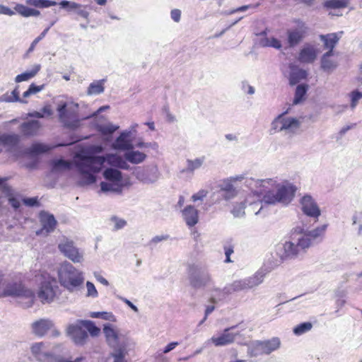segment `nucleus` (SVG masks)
<instances>
[{
    "label": "nucleus",
    "mask_w": 362,
    "mask_h": 362,
    "mask_svg": "<svg viewBox=\"0 0 362 362\" xmlns=\"http://www.w3.org/2000/svg\"><path fill=\"white\" fill-rule=\"evenodd\" d=\"M327 227V226L325 224L309 231H304L303 228H295L291 235H293L297 233L300 234V236L297 238L296 243L293 241H286L284 243L283 245L284 252L281 255V259H293L300 254L305 253L307 249L322 238Z\"/></svg>",
    "instance_id": "obj_1"
},
{
    "label": "nucleus",
    "mask_w": 362,
    "mask_h": 362,
    "mask_svg": "<svg viewBox=\"0 0 362 362\" xmlns=\"http://www.w3.org/2000/svg\"><path fill=\"white\" fill-rule=\"evenodd\" d=\"M79 161L76 162V166L86 184H93L96 181L94 173H99L105 159L102 156H83L78 155Z\"/></svg>",
    "instance_id": "obj_2"
},
{
    "label": "nucleus",
    "mask_w": 362,
    "mask_h": 362,
    "mask_svg": "<svg viewBox=\"0 0 362 362\" xmlns=\"http://www.w3.org/2000/svg\"><path fill=\"white\" fill-rule=\"evenodd\" d=\"M57 275L60 285L69 292L80 288L84 281L83 273L69 262L61 265Z\"/></svg>",
    "instance_id": "obj_3"
},
{
    "label": "nucleus",
    "mask_w": 362,
    "mask_h": 362,
    "mask_svg": "<svg viewBox=\"0 0 362 362\" xmlns=\"http://www.w3.org/2000/svg\"><path fill=\"white\" fill-rule=\"evenodd\" d=\"M38 284L37 297L42 303L52 302L57 296L59 287L57 280L48 272L42 271L35 275Z\"/></svg>",
    "instance_id": "obj_4"
},
{
    "label": "nucleus",
    "mask_w": 362,
    "mask_h": 362,
    "mask_svg": "<svg viewBox=\"0 0 362 362\" xmlns=\"http://www.w3.org/2000/svg\"><path fill=\"white\" fill-rule=\"evenodd\" d=\"M57 111L59 121L62 125L70 129H75L80 125L79 105L73 101L60 102Z\"/></svg>",
    "instance_id": "obj_5"
},
{
    "label": "nucleus",
    "mask_w": 362,
    "mask_h": 362,
    "mask_svg": "<svg viewBox=\"0 0 362 362\" xmlns=\"http://www.w3.org/2000/svg\"><path fill=\"white\" fill-rule=\"evenodd\" d=\"M296 189V187L293 185H282L278 188L276 193L269 191L264 196V200L268 204H276L277 202L288 204L293 199Z\"/></svg>",
    "instance_id": "obj_6"
},
{
    "label": "nucleus",
    "mask_w": 362,
    "mask_h": 362,
    "mask_svg": "<svg viewBox=\"0 0 362 362\" xmlns=\"http://www.w3.org/2000/svg\"><path fill=\"white\" fill-rule=\"evenodd\" d=\"M259 284V282L256 276L249 277L247 279L234 281L233 283L225 286L222 292L226 295H229L235 292L248 290L257 286Z\"/></svg>",
    "instance_id": "obj_7"
},
{
    "label": "nucleus",
    "mask_w": 362,
    "mask_h": 362,
    "mask_svg": "<svg viewBox=\"0 0 362 362\" xmlns=\"http://www.w3.org/2000/svg\"><path fill=\"white\" fill-rule=\"evenodd\" d=\"M60 252L74 263L81 262L83 255L72 240H66L58 245Z\"/></svg>",
    "instance_id": "obj_8"
},
{
    "label": "nucleus",
    "mask_w": 362,
    "mask_h": 362,
    "mask_svg": "<svg viewBox=\"0 0 362 362\" xmlns=\"http://www.w3.org/2000/svg\"><path fill=\"white\" fill-rule=\"evenodd\" d=\"M198 267L194 264H190L188 267V273L189 274V281L192 286L195 288L206 286L211 281V276L207 273L202 276H197Z\"/></svg>",
    "instance_id": "obj_9"
},
{
    "label": "nucleus",
    "mask_w": 362,
    "mask_h": 362,
    "mask_svg": "<svg viewBox=\"0 0 362 362\" xmlns=\"http://www.w3.org/2000/svg\"><path fill=\"white\" fill-rule=\"evenodd\" d=\"M300 204L303 212L308 216L317 219L320 216V210L311 196L305 195L303 197L300 199Z\"/></svg>",
    "instance_id": "obj_10"
},
{
    "label": "nucleus",
    "mask_w": 362,
    "mask_h": 362,
    "mask_svg": "<svg viewBox=\"0 0 362 362\" xmlns=\"http://www.w3.org/2000/svg\"><path fill=\"white\" fill-rule=\"evenodd\" d=\"M30 291L25 288L21 283L7 284L2 292H0V298L13 296H26Z\"/></svg>",
    "instance_id": "obj_11"
},
{
    "label": "nucleus",
    "mask_w": 362,
    "mask_h": 362,
    "mask_svg": "<svg viewBox=\"0 0 362 362\" xmlns=\"http://www.w3.org/2000/svg\"><path fill=\"white\" fill-rule=\"evenodd\" d=\"M307 27L303 22H299L296 28L290 29L287 32L288 42L291 47L298 45L305 37Z\"/></svg>",
    "instance_id": "obj_12"
},
{
    "label": "nucleus",
    "mask_w": 362,
    "mask_h": 362,
    "mask_svg": "<svg viewBox=\"0 0 362 362\" xmlns=\"http://www.w3.org/2000/svg\"><path fill=\"white\" fill-rule=\"evenodd\" d=\"M299 126L300 123L297 119L286 118L282 115L276 117L272 122L273 129L277 131L297 129Z\"/></svg>",
    "instance_id": "obj_13"
},
{
    "label": "nucleus",
    "mask_w": 362,
    "mask_h": 362,
    "mask_svg": "<svg viewBox=\"0 0 362 362\" xmlns=\"http://www.w3.org/2000/svg\"><path fill=\"white\" fill-rule=\"evenodd\" d=\"M342 33L343 32H340L339 33H332L320 35V39L324 44V49H328V51L325 53V56H332L334 54V48L338 43Z\"/></svg>",
    "instance_id": "obj_14"
},
{
    "label": "nucleus",
    "mask_w": 362,
    "mask_h": 362,
    "mask_svg": "<svg viewBox=\"0 0 362 362\" xmlns=\"http://www.w3.org/2000/svg\"><path fill=\"white\" fill-rule=\"evenodd\" d=\"M40 221L42 225V228L37 232V235L43 233L48 234L54 231L57 226V221L54 216L45 211L40 214Z\"/></svg>",
    "instance_id": "obj_15"
},
{
    "label": "nucleus",
    "mask_w": 362,
    "mask_h": 362,
    "mask_svg": "<svg viewBox=\"0 0 362 362\" xmlns=\"http://www.w3.org/2000/svg\"><path fill=\"white\" fill-rule=\"evenodd\" d=\"M232 328H226L222 333L213 336L211 338V343L216 346H223L232 344L235 339V334L230 332Z\"/></svg>",
    "instance_id": "obj_16"
},
{
    "label": "nucleus",
    "mask_w": 362,
    "mask_h": 362,
    "mask_svg": "<svg viewBox=\"0 0 362 362\" xmlns=\"http://www.w3.org/2000/svg\"><path fill=\"white\" fill-rule=\"evenodd\" d=\"M67 332L77 344H83L88 338L87 332L83 329L82 325H71L69 326Z\"/></svg>",
    "instance_id": "obj_17"
},
{
    "label": "nucleus",
    "mask_w": 362,
    "mask_h": 362,
    "mask_svg": "<svg viewBox=\"0 0 362 362\" xmlns=\"http://www.w3.org/2000/svg\"><path fill=\"white\" fill-rule=\"evenodd\" d=\"M317 50L312 45H305L303 47L299 54L298 60L301 63H313L317 58Z\"/></svg>",
    "instance_id": "obj_18"
},
{
    "label": "nucleus",
    "mask_w": 362,
    "mask_h": 362,
    "mask_svg": "<svg viewBox=\"0 0 362 362\" xmlns=\"http://www.w3.org/2000/svg\"><path fill=\"white\" fill-rule=\"evenodd\" d=\"M52 321L45 319H40L32 324V329L34 334L38 337H43L53 327Z\"/></svg>",
    "instance_id": "obj_19"
},
{
    "label": "nucleus",
    "mask_w": 362,
    "mask_h": 362,
    "mask_svg": "<svg viewBox=\"0 0 362 362\" xmlns=\"http://www.w3.org/2000/svg\"><path fill=\"white\" fill-rule=\"evenodd\" d=\"M182 216L189 227L195 226L199 221L198 210L193 206H187L182 211Z\"/></svg>",
    "instance_id": "obj_20"
},
{
    "label": "nucleus",
    "mask_w": 362,
    "mask_h": 362,
    "mask_svg": "<svg viewBox=\"0 0 362 362\" xmlns=\"http://www.w3.org/2000/svg\"><path fill=\"white\" fill-rule=\"evenodd\" d=\"M281 341L278 337H273L271 339L260 341L258 344V348L261 353L269 354L278 349L280 346Z\"/></svg>",
    "instance_id": "obj_21"
},
{
    "label": "nucleus",
    "mask_w": 362,
    "mask_h": 362,
    "mask_svg": "<svg viewBox=\"0 0 362 362\" xmlns=\"http://www.w3.org/2000/svg\"><path fill=\"white\" fill-rule=\"evenodd\" d=\"M40 127L41 124L40 122L37 120H32L23 123L21 126V131L25 136H34L37 134Z\"/></svg>",
    "instance_id": "obj_22"
},
{
    "label": "nucleus",
    "mask_w": 362,
    "mask_h": 362,
    "mask_svg": "<svg viewBox=\"0 0 362 362\" xmlns=\"http://www.w3.org/2000/svg\"><path fill=\"white\" fill-rule=\"evenodd\" d=\"M129 134L122 132L112 144V148L117 150H130L133 148L131 141L128 139Z\"/></svg>",
    "instance_id": "obj_23"
},
{
    "label": "nucleus",
    "mask_w": 362,
    "mask_h": 362,
    "mask_svg": "<svg viewBox=\"0 0 362 362\" xmlns=\"http://www.w3.org/2000/svg\"><path fill=\"white\" fill-rule=\"evenodd\" d=\"M103 332L105 335L107 342L110 346L116 348L119 346L118 333L111 325L105 326Z\"/></svg>",
    "instance_id": "obj_24"
},
{
    "label": "nucleus",
    "mask_w": 362,
    "mask_h": 362,
    "mask_svg": "<svg viewBox=\"0 0 362 362\" xmlns=\"http://www.w3.org/2000/svg\"><path fill=\"white\" fill-rule=\"evenodd\" d=\"M105 159V163L107 162L110 165L127 169L128 166L125 160L123 158L116 154L107 153L105 156H103Z\"/></svg>",
    "instance_id": "obj_25"
},
{
    "label": "nucleus",
    "mask_w": 362,
    "mask_h": 362,
    "mask_svg": "<svg viewBox=\"0 0 362 362\" xmlns=\"http://www.w3.org/2000/svg\"><path fill=\"white\" fill-rule=\"evenodd\" d=\"M103 177L106 180H108L114 184H118L122 180V173L114 168H107L103 172Z\"/></svg>",
    "instance_id": "obj_26"
},
{
    "label": "nucleus",
    "mask_w": 362,
    "mask_h": 362,
    "mask_svg": "<svg viewBox=\"0 0 362 362\" xmlns=\"http://www.w3.org/2000/svg\"><path fill=\"white\" fill-rule=\"evenodd\" d=\"M124 158L131 163L139 164L146 159V155L138 151H131L124 153Z\"/></svg>",
    "instance_id": "obj_27"
},
{
    "label": "nucleus",
    "mask_w": 362,
    "mask_h": 362,
    "mask_svg": "<svg viewBox=\"0 0 362 362\" xmlns=\"http://www.w3.org/2000/svg\"><path fill=\"white\" fill-rule=\"evenodd\" d=\"M349 0H325L323 6L327 9H337L346 8Z\"/></svg>",
    "instance_id": "obj_28"
},
{
    "label": "nucleus",
    "mask_w": 362,
    "mask_h": 362,
    "mask_svg": "<svg viewBox=\"0 0 362 362\" xmlns=\"http://www.w3.org/2000/svg\"><path fill=\"white\" fill-rule=\"evenodd\" d=\"M104 81V80H99L91 83L87 89V95H93L102 93L105 89Z\"/></svg>",
    "instance_id": "obj_29"
},
{
    "label": "nucleus",
    "mask_w": 362,
    "mask_h": 362,
    "mask_svg": "<svg viewBox=\"0 0 362 362\" xmlns=\"http://www.w3.org/2000/svg\"><path fill=\"white\" fill-rule=\"evenodd\" d=\"M40 69V65H35L30 71H25L16 76L15 81L16 83L28 81L29 79L33 78L38 73Z\"/></svg>",
    "instance_id": "obj_30"
},
{
    "label": "nucleus",
    "mask_w": 362,
    "mask_h": 362,
    "mask_svg": "<svg viewBox=\"0 0 362 362\" xmlns=\"http://www.w3.org/2000/svg\"><path fill=\"white\" fill-rule=\"evenodd\" d=\"M14 9L18 13L24 17L37 16L40 14L39 11L28 8L23 4H17Z\"/></svg>",
    "instance_id": "obj_31"
},
{
    "label": "nucleus",
    "mask_w": 362,
    "mask_h": 362,
    "mask_svg": "<svg viewBox=\"0 0 362 362\" xmlns=\"http://www.w3.org/2000/svg\"><path fill=\"white\" fill-rule=\"evenodd\" d=\"M52 148V147L48 145L41 143H35L30 147L28 151L32 155H38L40 153L48 152Z\"/></svg>",
    "instance_id": "obj_32"
},
{
    "label": "nucleus",
    "mask_w": 362,
    "mask_h": 362,
    "mask_svg": "<svg viewBox=\"0 0 362 362\" xmlns=\"http://www.w3.org/2000/svg\"><path fill=\"white\" fill-rule=\"evenodd\" d=\"M18 136L16 134H1V144L5 146H15L18 142Z\"/></svg>",
    "instance_id": "obj_33"
},
{
    "label": "nucleus",
    "mask_w": 362,
    "mask_h": 362,
    "mask_svg": "<svg viewBox=\"0 0 362 362\" xmlns=\"http://www.w3.org/2000/svg\"><path fill=\"white\" fill-rule=\"evenodd\" d=\"M307 92V86L306 85H298L296 87L295 96L293 99V104L296 105L300 102H302Z\"/></svg>",
    "instance_id": "obj_34"
},
{
    "label": "nucleus",
    "mask_w": 362,
    "mask_h": 362,
    "mask_svg": "<svg viewBox=\"0 0 362 362\" xmlns=\"http://www.w3.org/2000/svg\"><path fill=\"white\" fill-rule=\"evenodd\" d=\"M329 57L324 54L321 59V68L328 72L334 70L337 66V62L329 59Z\"/></svg>",
    "instance_id": "obj_35"
},
{
    "label": "nucleus",
    "mask_w": 362,
    "mask_h": 362,
    "mask_svg": "<svg viewBox=\"0 0 362 362\" xmlns=\"http://www.w3.org/2000/svg\"><path fill=\"white\" fill-rule=\"evenodd\" d=\"M52 115V110L49 105H45L41 112L37 111H33V112L28 113V116L30 117L43 118L45 117H49Z\"/></svg>",
    "instance_id": "obj_36"
},
{
    "label": "nucleus",
    "mask_w": 362,
    "mask_h": 362,
    "mask_svg": "<svg viewBox=\"0 0 362 362\" xmlns=\"http://www.w3.org/2000/svg\"><path fill=\"white\" fill-rule=\"evenodd\" d=\"M81 325L86 329V331H88L93 337L98 336L100 332V328L96 327L91 321H81Z\"/></svg>",
    "instance_id": "obj_37"
},
{
    "label": "nucleus",
    "mask_w": 362,
    "mask_h": 362,
    "mask_svg": "<svg viewBox=\"0 0 362 362\" xmlns=\"http://www.w3.org/2000/svg\"><path fill=\"white\" fill-rule=\"evenodd\" d=\"M313 327V325L311 322H303L298 325L293 329V332L296 335H301L308 331H310Z\"/></svg>",
    "instance_id": "obj_38"
},
{
    "label": "nucleus",
    "mask_w": 362,
    "mask_h": 362,
    "mask_svg": "<svg viewBox=\"0 0 362 362\" xmlns=\"http://www.w3.org/2000/svg\"><path fill=\"white\" fill-rule=\"evenodd\" d=\"M262 44L264 47H272L276 49H280L281 47V42L275 37H266L262 40Z\"/></svg>",
    "instance_id": "obj_39"
},
{
    "label": "nucleus",
    "mask_w": 362,
    "mask_h": 362,
    "mask_svg": "<svg viewBox=\"0 0 362 362\" xmlns=\"http://www.w3.org/2000/svg\"><path fill=\"white\" fill-rule=\"evenodd\" d=\"M221 191L223 192L222 196L226 200L230 199L236 195L235 189L230 184H228L225 188H222Z\"/></svg>",
    "instance_id": "obj_40"
},
{
    "label": "nucleus",
    "mask_w": 362,
    "mask_h": 362,
    "mask_svg": "<svg viewBox=\"0 0 362 362\" xmlns=\"http://www.w3.org/2000/svg\"><path fill=\"white\" fill-rule=\"evenodd\" d=\"M71 168V163L69 161L59 159L52 161L53 170H58L59 168L69 169Z\"/></svg>",
    "instance_id": "obj_41"
},
{
    "label": "nucleus",
    "mask_w": 362,
    "mask_h": 362,
    "mask_svg": "<svg viewBox=\"0 0 362 362\" xmlns=\"http://www.w3.org/2000/svg\"><path fill=\"white\" fill-rule=\"evenodd\" d=\"M44 88V85L35 86L34 83L30 85L28 89L25 91L23 94L24 98H28L33 94H35Z\"/></svg>",
    "instance_id": "obj_42"
},
{
    "label": "nucleus",
    "mask_w": 362,
    "mask_h": 362,
    "mask_svg": "<svg viewBox=\"0 0 362 362\" xmlns=\"http://www.w3.org/2000/svg\"><path fill=\"white\" fill-rule=\"evenodd\" d=\"M350 98L351 107V108H355L358 104V100L362 98V93L358 91V90H353L350 93Z\"/></svg>",
    "instance_id": "obj_43"
},
{
    "label": "nucleus",
    "mask_w": 362,
    "mask_h": 362,
    "mask_svg": "<svg viewBox=\"0 0 362 362\" xmlns=\"http://www.w3.org/2000/svg\"><path fill=\"white\" fill-rule=\"evenodd\" d=\"M203 160L200 158H196L194 160H188L187 169L188 171L192 172L194 170L199 168L202 165Z\"/></svg>",
    "instance_id": "obj_44"
},
{
    "label": "nucleus",
    "mask_w": 362,
    "mask_h": 362,
    "mask_svg": "<svg viewBox=\"0 0 362 362\" xmlns=\"http://www.w3.org/2000/svg\"><path fill=\"white\" fill-rule=\"evenodd\" d=\"M34 6L39 8H48L57 4L56 1L51 0H35Z\"/></svg>",
    "instance_id": "obj_45"
},
{
    "label": "nucleus",
    "mask_w": 362,
    "mask_h": 362,
    "mask_svg": "<svg viewBox=\"0 0 362 362\" xmlns=\"http://www.w3.org/2000/svg\"><path fill=\"white\" fill-rule=\"evenodd\" d=\"M118 127L112 124L102 126L100 131L103 135H110L114 133Z\"/></svg>",
    "instance_id": "obj_46"
},
{
    "label": "nucleus",
    "mask_w": 362,
    "mask_h": 362,
    "mask_svg": "<svg viewBox=\"0 0 362 362\" xmlns=\"http://www.w3.org/2000/svg\"><path fill=\"white\" fill-rule=\"evenodd\" d=\"M23 203L28 206L33 207V206H40V204L38 201V198L30 197V198H24L23 199Z\"/></svg>",
    "instance_id": "obj_47"
},
{
    "label": "nucleus",
    "mask_w": 362,
    "mask_h": 362,
    "mask_svg": "<svg viewBox=\"0 0 362 362\" xmlns=\"http://www.w3.org/2000/svg\"><path fill=\"white\" fill-rule=\"evenodd\" d=\"M296 75H298V78H303L306 76V72L303 70H299L296 74L293 73L291 76L290 82L292 85L296 84L298 82L299 78L296 77Z\"/></svg>",
    "instance_id": "obj_48"
},
{
    "label": "nucleus",
    "mask_w": 362,
    "mask_h": 362,
    "mask_svg": "<svg viewBox=\"0 0 362 362\" xmlns=\"http://www.w3.org/2000/svg\"><path fill=\"white\" fill-rule=\"evenodd\" d=\"M43 346H44V344L42 342L35 343V344H33L31 347V351H32L33 354L35 357L40 358V354H41V351H42V349L43 348Z\"/></svg>",
    "instance_id": "obj_49"
},
{
    "label": "nucleus",
    "mask_w": 362,
    "mask_h": 362,
    "mask_svg": "<svg viewBox=\"0 0 362 362\" xmlns=\"http://www.w3.org/2000/svg\"><path fill=\"white\" fill-rule=\"evenodd\" d=\"M111 220L115 223V229L119 230L124 227L127 224L126 221L119 218L116 216H113Z\"/></svg>",
    "instance_id": "obj_50"
},
{
    "label": "nucleus",
    "mask_w": 362,
    "mask_h": 362,
    "mask_svg": "<svg viewBox=\"0 0 362 362\" xmlns=\"http://www.w3.org/2000/svg\"><path fill=\"white\" fill-rule=\"evenodd\" d=\"M59 5L64 8H70V9H76L79 7L78 4L74 1H62L59 3Z\"/></svg>",
    "instance_id": "obj_51"
},
{
    "label": "nucleus",
    "mask_w": 362,
    "mask_h": 362,
    "mask_svg": "<svg viewBox=\"0 0 362 362\" xmlns=\"http://www.w3.org/2000/svg\"><path fill=\"white\" fill-rule=\"evenodd\" d=\"M208 194V192L204 189L199 190L197 193L194 194L192 196V199L193 202H197L199 200H202L203 198H204Z\"/></svg>",
    "instance_id": "obj_52"
},
{
    "label": "nucleus",
    "mask_w": 362,
    "mask_h": 362,
    "mask_svg": "<svg viewBox=\"0 0 362 362\" xmlns=\"http://www.w3.org/2000/svg\"><path fill=\"white\" fill-rule=\"evenodd\" d=\"M226 259L225 262L227 263L231 262L230 255L233 253V247L230 245L224 246Z\"/></svg>",
    "instance_id": "obj_53"
},
{
    "label": "nucleus",
    "mask_w": 362,
    "mask_h": 362,
    "mask_svg": "<svg viewBox=\"0 0 362 362\" xmlns=\"http://www.w3.org/2000/svg\"><path fill=\"white\" fill-rule=\"evenodd\" d=\"M86 287L88 291V295L91 296H97L98 291L94 286V284L90 281H87Z\"/></svg>",
    "instance_id": "obj_54"
},
{
    "label": "nucleus",
    "mask_w": 362,
    "mask_h": 362,
    "mask_svg": "<svg viewBox=\"0 0 362 362\" xmlns=\"http://www.w3.org/2000/svg\"><path fill=\"white\" fill-rule=\"evenodd\" d=\"M361 223L358 228V235L362 233V212L356 214L353 218V224Z\"/></svg>",
    "instance_id": "obj_55"
},
{
    "label": "nucleus",
    "mask_w": 362,
    "mask_h": 362,
    "mask_svg": "<svg viewBox=\"0 0 362 362\" xmlns=\"http://www.w3.org/2000/svg\"><path fill=\"white\" fill-rule=\"evenodd\" d=\"M6 102H17L22 101L19 97V91L17 88H15L11 92V97L6 100Z\"/></svg>",
    "instance_id": "obj_56"
},
{
    "label": "nucleus",
    "mask_w": 362,
    "mask_h": 362,
    "mask_svg": "<svg viewBox=\"0 0 362 362\" xmlns=\"http://www.w3.org/2000/svg\"><path fill=\"white\" fill-rule=\"evenodd\" d=\"M172 19L175 22H179L181 18V11L179 9H173L170 12Z\"/></svg>",
    "instance_id": "obj_57"
},
{
    "label": "nucleus",
    "mask_w": 362,
    "mask_h": 362,
    "mask_svg": "<svg viewBox=\"0 0 362 362\" xmlns=\"http://www.w3.org/2000/svg\"><path fill=\"white\" fill-rule=\"evenodd\" d=\"M8 202L11 205V206L16 210L21 206V203L19 200H18L16 198L13 197H11L8 198Z\"/></svg>",
    "instance_id": "obj_58"
},
{
    "label": "nucleus",
    "mask_w": 362,
    "mask_h": 362,
    "mask_svg": "<svg viewBox=\"0 0 362 362\" xmlns=\"http://www.w3.org/2000/svg\"><path fill=\"white\" fill-rule=\"evenodd\" d=\"M100 188L103 192L113 191L112 185L106 182H100Z\"/></svg>",
    "instance_id": "obj_59"
},
{
    "label": "nucleus",
    "mask_w": 362,
    "mask_h": 362,
    "mask_svg": "<svg viewBox=\"0 0 362 362\" xmlns=\"http://www.w3.org/2000/svg\"><path fill=\"white\" fill-rule=\"evenodd\" d=\"M112 356L115 358L114 362H124V354L122 349H119L117 354H113Z\"/></svg>",
    "instance_id": "obj_60"
},
{
    "label": "nucleus",
    "mask_w": 362,
    "mask_h": 362,
    "mask_svg": "<svg viewBox=\"0 0 362 362\" xmlns=\"http://www.w3.org/2000/svg\"><path fill=\"white\" fill-rule=\"evenodd\" d=\"M0 13L6 14L8 16H12L14 14V12L11 11L8 7L1 6H0Z\"/></svg>",
    "instance_id": "obj_61"
},
{
    "label": "nucleus",
    "mask_w": 362,
    "mask_h": 362,
    "mask_svg": "<svg viewBox=\"0 0 362 362\" xmlns=\"http://www.w3.org/2000/svg\"><path fill=\"white\" fill-rule=\"evenodd\" d=\"M178 345L177 342H171L168 344L164 349L163 352L168 353L175 349Z\"/></svg>",
    "instance_id": "obj_62"
},
{
    "label": "nucleus",
    "mask_w": 362,
    "mask_h": 362,
    "mask_svg": "<svg viewBox=\"0 0 362 362\" xmlns=\"http://www.w3.org/2000/svg\"><path fill=\"white\" fill-rule=\"evenodd\" d=\"M49 30V27H47L46 29H45L43 32L35 39V43H38L42 38H44Z\"/></svg>",
    "instance_id": "obj_63"
},
{
    "label": "nucleus",
    "mask_w": 362,
    "mask_h": 362,
    "mask_svg": "<svg viewBox=\"0 0 362 362\" xmlns=\"http://www.w3.org/2000/svg\"><path fill=\"white\" fill-rule=\"evenodd\" d=\"M168 236L165 235H162V236H156L154 237L152 240H151V242L154 243H157L158 242H160L162 240H167L168 239Z\"/></svg>",
    "instance_id": "obj_64"
}]
</instances>
